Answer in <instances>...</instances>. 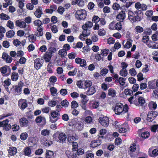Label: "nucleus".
Here are the masks:
<instances>
[{
	"label": "nucleus",
	"instance_id": "obj_35",
	"mask_svg": "<svg viewBox=\"0 0 158 158\" xmlns=\"http://www.w3.org/2000/svg\"><path fill=\"white\" fill-rule=\"evenodd\" d=\"M18 75L17 73L13 72L12 73L11 76L12 80L15 81L17 80L18 78Z\"/></svg>",
	"mask_w": 158,
	"mask_h": 158
},
{
	"label": "nucleus",
	"instance_id": "obj_2",
	"mask_svg": "<svg viewBox=\"0 0 158 158\" xmlns=\"http://www.w3.org/2000/svg\"><path fill=\"white\" fill-rule=\"evenodd\" d=\"M128 110V106L127 104L123 105L121 103H117L114 107L115 113L118 115H122L127 112Z\"/></svg>",
	"mask_w": 158,
	"mask_h": 158
},
{
	"label": "nucleus",
	"instance_id": "obj_9",
	"mask_svg": "<svg viewBox=\"0 0 158 158\" xmlns=\"http://www.w3.org/2000/svg\"><path fill=\"white\" fill-rule=\"evenodd\" d=\"M99 121L101 125L105 127H107L109 124V118L106 117L99 118Z\"/></svg>",
	"mask_w": 158,
	"mask_h": 158
},
{
	"label": "nucleus",
	"instance_id": "obj_14",
	"mask_svg": "<svg viewBox=\"0 0 158 158\" xmlns=\"http://www.w3.org/2000/svg\"><path fill=\"white\" fill-rule=\"evenodd\" d=\"M79 138L78 136H77L75 133H73L72 135L69 136L68 137V140L70 143H74V141L78 139Z\"/></svg>",
	"mask_w": 158,
	"mask_h": 158
},
{
	"label": "nucleus",
	"instance_id": "obj_31",
	"mask_svg": "<svg viewBox=\"0 0 158 158\" xmlns=\"http://www.w3.org/2000/svg\"><path fill=\"white\" fill-rule=\"evenodd\" d=\"M15 34V32L12 30H10L6 33V36L8 38H11L13 37Z\"/></svg>",
	"mask_w": 158,
	"mask_h": 158
},
{
	"label": "nucleus",
	"instance_id": "obj_25",
	"mask_svg": "<svg viewBox=\"0 0 158 158\" xmlns=\"http://www.w3.org/2000/svg\"><path fill=\"white\" fill-rule=\"evenodd\" d=\"M54 153L52 151H47L46 156V158H54Z\"/></svg>",
	"mask_w": 158,
	"mask_h": 158
},
{
	"label": "nucleus",
	"instance_id": "obj_27",
	"mask_svg": "<svg viewBox=\"0 0 158 158\" xmlns=\"http://www.w3.org/2000/svg\"><path fill=\"white\" fill-rule=\"evenodd\" d=\"M79 121L78 120V119L77 118H73L71 120V122L69 125L70 126L75 127V126H77V125Z\"/></svg>",
	"mask_w": 158,
	"mask_h": 158
},
{
	"label": "nucleus",
	"instance_id": "obj_4",
	"mask_svg": "<svg viewBox=\"0 0 158 158\" xmlns=\"http://www.w3.org/2000/svg\"><path fill=\"white\" fill-rule=\"evenodd\" d=\"M23 85V83L20 81L19 82L18 85L12 86L10 89V91L13 93H17L18 94H20L22 92V87Z\"/></svg>",
	"mask_w": 158,
	"mask_h": 158
},
{
	"label": "nucleus",
	"instance_id": "obj_34",
	"mask_svg": "<svg viewBox=\"0 0 158 158\" xmlns=\"http://www.w3.org/2000/svg\"><path fill=\"white\" fill-rule=\"evenodd\" d=\"M125 79L123 77H120L118 80H116V82H119L120 84L123 86L125 84Z\"/></svg>",
	"mask_w": 158,
	"mask_h": 158
},
{
	"label": "nucleus",
	"instance_id": "obj_47",
	"mask_svg": "<svg viewBox=\"0 0 158 158\" xmlns=\"http://www.w3.org/2000/svg\"><path fill=\"white\" fill-rule=\"evenodd\" d=\"M121 22H119L115 24V29L117 30H120L122 29Z\"/></svg>",
	"mask_w": 158,
	"mask_h": 158
},
{
	"label": "nucleus",
	"instance_id": "obj_26",
	"mask_svg": "<svg viewBox=\"0 0 158 158\" xmlns=\"http://www.w3.org/2000/svg\"><path fill=\"white\" fill-rule=\"evenodd\" d=\"M93 26V23L91 21L87 22L85 25H83L82 26V28H91Z\"/></svg>",
	"mask_w": 158,
	"mask_h": 158
},
{
	"label": "nucleus",
	"instance_id": "obj_18",
	"mask_svg": "<svg viewBox=\"0 0 158 158\" xmlns=\"http://www.w3.org/2000/svg\"><path fill=\"white\" fill-rule=\"evenodd\" d=\"M42 14V8L41 7H39L34 12L35 16L38 18H40Z\"/></svg>",
	"mask_w": 158,
	"mask_h": 158
},
{
	"label": "nucleus",
	"instance_id": "obj_37",
	"mask_svg": "<svg viewBox=\"0 0 158 158\" xmlns=\"http://www.w3.org/2000/svg\"><path fill=\"white\" fill-rule=\"evenodd\" d=\"M84 80L77 81L76 83L77 85L78 88L81 89H83V86Z\"/></svg>",
	"mask_w": 158,
	"mask_h": 158
},
{
	"label": "nucleus",
	"instance_id": "obj_55",
	"mask_svg": "<svg viewBox=\"0 0 158 158\" xmlns=\"http://www.w3.org/2000/svg\"><path fill=\"white\" fill-rule=\"evenodd\" d=\"M2 45L3 47L6 48H8L10 46L9 42L6 40L3 41L2 42Z\"/></svg>",
	"mask_w": 158,
	"mask_h": 158
},
{
	"label": "nucleus",
	"instance_id": "obj_57",
	"mask_svg": "<svg viewBox=\"0 0 158 158\" xmlns=\"http://www.w3.org/2000/svg\"><path fill=\"white\" fill-rule=\"evenodd\" d=\"M13 43L15 46L17 47L21 44V42L18 39H16L13 41Z\"/></svg>",
	"mask_w": 158,
	"mask_h": 158
},
{
	"label": "nucleus",
	"instance_id": "obj_48",
	"mask_svg": "<svg viewBox=\"0 0 158 158\" xmlns=\"http://www.w3.org/2000/svg\"><path fill=\"white\" fill-rule=\"evenodd\" d=\"M61 104L62 106L66 107L68 106L69 102L66 100L65 99L61 102Z\"/></svg>",
	"mask_w": 158,
	"mask_h": 158
},
{
	"label": "nucleus",
	"instance_id": "obj_1",
	"mask_svg": "<svg viewBox=\"0 0 158 158\" xmlns=\"http://www.w3.org/2000/svg\"><path fill=\"white\" fill-rule=\"evenodd\" d=\"M128 15L129 19L134 22L140 21L143 18V13L140 10H137L134 12L131 11H129Z\"/></svg>",
	"mask_w": 158,
	"mask_h": 158
},
{
	"label": "nucleus",
	"instance_id": "obj_15",
	"mask_svg": "<svg viewBox=\"0 0 158 158\" xmlns=\"http://www.w3.org/2000/svg\"><path fill=\"white\" fill-rule=\"evenodd\" d=\"M8 151L9 155L11 156H14L16 154L17 149L15 147H12L9 148Z\"/></svg>",
	"mask_w": 158,
	"mask_h": 158
},
{
	"label": "nucleus",
	"instance_id": "obj_64",
	"mask_svg": "<svg viewBox=\"0 0 158 158\" xmlns=\"http://www.w3.org/2000/svg\"><path fill=\"white\" fill-rule=\"evenodd\" d=\"M137 80L139 81H140L143 80V74L141 73H140L138 74L137 75Z\"/></svg>",
	"mask_w": 158,
	"mask_h": 158
},
{
	"label": "nucleus",
	"instance_id": "obj_36",
	"mask_svg": "<svg viewBox=\"0 0 158 158\" xmlns=\"http://www.w3.org/2000/svg\"><path fill=\"white\" fill-rule=\"evenodd\" d=\"M6 26L11 29H14V26L13 22L11 20H9L8 21Z\"/></svg>",
	"mask_w": 158,
	"mask_h": 158
},
{
	"label": "nucleus",
	"instance_id": "obj_40",
	"mask_svg": "<svg viewBox=\"0 0 158 158\" xmlns=\"http://www.w3.org/2000/svg\"><path fill=\"white\" fill-rule=\"evenodd\" d=\"M83 125L82 122L81 121H79L77 123V126H75V127H76V128L78 130L80 131L83 128Z\"/></svg>",
	"mask_w": 158,
	"mask_h": 158
},
{
	"label": "nucleus",
	"instance_id": "obj_11",
	"mask_svg": "<svg viewBox=\"0 0 158 158\" xmlns=\"http://www.w3.org/2000/svg\"><path fill=\"white\" fill-rule=\"evenodd\" d=\"M2 58L5 60L6 62L8 63H10L13 60L12 58L6 52H3L2 53Z\"/></svg>",
	"mask_w": 158,
	"mask_h": 158
},
{
	"label": "nucleus",
	"instance_id": "obj_38",
	"mask_svg": "<svg viewBox=\"0 0 158 158\" xmlns=\"http://www.w3.org/2000/svg\"><path fill=\"white\" fill-rule=\"evenodd\" d=\"M50 133V130L47 129H44L41 131V135L44 136L48 135Z\"/></svg>",
	"mask_w": 158,
	"mask_h": 158
},
{
	"label": "nucleus",
	"instance_id": "obj_50",
	"mask_svg": "<svg viewBox=\"0 0 158 158\" xmlns=\"http://www.w3.org/2000/svg\"><path fill=\"white\" fill-rule=\"evenodd\" d=\"M129 73L131 76H134L136 74V72L134 68H132L129 70Z\"/></svg>",
	"mask_w": 158,
	"mask_h": 158
},
{
	"label": "nucleus",
	"instance_id": "obj_49",
	"mask_svg": "<svg viewBox=\"0 0 158 158\" xmlns=\"http://www.w3.org/2000/svg\"><path fill=\"white\" fill-rule=\"evenodd\" d=\"M108 70L106 68H103L101 71L100 74H101L104 76H105L108 72Z\"/></svg>",
	"mask_w": 158,
	"mask_h": 158
},
{
	"label": "nucleus",
	"instance_id": "obj_46",
	"mask_svg": "<svg viewBox=\"0 0 158 158\" xmlns=\"http://www.w3.org/2000/svg\"><path fill=\"white\" fill-rule=\"evenodd\" d=\"M124 92L125 94L127 95H131V94L133 93L132 90L128 89H125Z\"/></svg>",
	"mask_w": 158,
	"mask_h": 158
},
{
	"label": "nucleus",
	"instance_id": "obj_32",
	"mask_svg": "<svg viewBox=\"0 0 158 158\" xmlns=\"http://www.w3.org/2000/svg\"><path fill=\"white\" fill-rule=\"evenodd\" d=\"M82 29H83V31L82 34L83 35L84 37H87L88 35H89V30H88V29L86 28Z\"/></svg>",
	"mask_w": 158,
	"mask_h": 158
},
{
	"label": "nucleus",
	"instance_id": "obj_17",
	"mask_svg": "<svg viewBox=\"0 0 158 158\" xmlns=\"http://www.w3.org/2000/svg\"><path fill=\"white\" fill-rule=\"evenodd\" d=\"M92 85V82L91 81L84 80L83 89H86Z\"/></svg>",
	"mask_w": 158,
	"mask_h": 158
},
{
	"label": "nucleus",
	"instance_id": "obj_51",
	"mask_svg": "<svg viewBox=\"0 0 158 158\" xmlns=\"http://www.w3.org/2000/svg\"><path fill=\"white\" fill-rule=\"evenodd\" d=\"M109 52V50L107 49H104L101 51V54L103 56H106Z\"/></svg>",
	"mask_w": 158,
	"mask_h": 158
},
{
	"label": "nucleus",
	"instance_id": "obj_61",
	"mask_svg": "<svg viewBox=\"0 0 158 158\" xmlns=\"http://www.w3.org/2000/svg\"><path fill=\"white\" fill-rule=\"evenodd\" d=\"M77 72V69L75 68L74 70L72 71H69L68 73V75L70 76H73L75 75Z\"/></svg>",
	"mask_w": 158,
	"mask_h": 158
},
{
	"label": "nucleus",
	"instance_id": "obj_6",
	"mask_svg": "<svg viewBox=\"0 0 158 158\" xmlns=\"http://www.w3.org/2000/svg\"><path fill=\"white\" fill-rule=\"evenodd\" d=\"M157 115V112L150 111L148 114L147 120L149 122H151L155 118Z\"/></svg>",
	"mask_w": 158,
	"mask_h": 158
},
{
	"label": "nucleus",
	"instance_id": "obj_43",
	"mask_svg": "<svg viewBox=\"0 0 158 158\" xmlns=\"http://www.w3.org/2000/svg\"><path fill=\"white\" fill-rule=\"evenodd\" d=\"M120 75L124 77H125L127 76V70L126 69H121L120 72Z\"/></svg>",
	"mask_w": 158,
	"mask_h": 158
},
{
	"label": "nucleus",
	"instance_id": "obj_21",
	"mask_svg": "<svg viewBox=\"0 0 158 158\" xmlns=\"http://www.w3.org/2000/svg\"><path fill=\"white\" fill-rule=\"evenodd\" d=\"M96 92L95 88L93 86H90L88 89L87 94L88 95H92Z\"/></svg>",
	"mask_w": 158,
	"mask_h": 158
},
{
	"label": "nucleus",
	"instance_id": "obj_28",
	"mask_svg": "<svg viewBox=\"0 0 158 158\" xmlns=\"http://www.w3.org/2000/svg\"><path fill=\"white\" fill-rule=\"evenodd\" d=\"M116 91L112 89H110L108 91V95L112 97H114L116 96Z\"/></svg>",
	"mask_w": 158,
	"mask_h": 158
},
{
	"label": "nucleus",
	"instance_id": "obj_42",
	"mask_svg": "<svg viewBox=\"0 0 158 158\" xmlns=\"http://www.w3.org/2000/svg\"><path fill=\"white\" fill-rule=\"evenodd\" d=\"M24 152L26 155L29 156L31 152V149L28 147L26 148L24 150Z\"/></svg>",
	"mask_w": 158,
	"mask_h": 158
},
{
	"label": "nucleus",
	"instance_id": "obj_7",
	"mask_svg": "<svg viewBox=\"0 0 158 158\" xmlns=\"http://www.w3.org/2000/svg\"><path fill=\"white\" fill-rule=\"evenodd\" d=\"M51 117H50V120L52 123H53L57 121L60 114L58 112L54 111L51 112Z\"/></svg>",
	"mask_w": 158,
	"mask_h": 158
},
{
	"label": "nucleus",
	"instance_id": "obj_19",
	"mask_svg": "<svg viewBox=\"0 0 158 158\" xmlns=\"http://www.w3.org/2000/svg\"><path fill=\"white\" fill-rule=\"evenodd\" d=\"M9 121V120L8 119L4 120V121H5L6 123H3V129L6 131H9L11 127V125L10 124H8Z\"/></svg>",
	"mask_w": 158,
	"mask_h": 158
},
{
	"label": "nucleus",
	"instance_id": "obj_12",
	"mask_svg": "<svg viewBox=\"0 0 158 158\" xmlns=\"http://www.w3.org/2000/svg\"><path fill=\"white\" fill-rule=\"evenodd\" d=\"M18 102V105L22 110H23L27 106V104L24 99H20Z\"/></svg>",
	"mask_w": 158,
	"mask_h": 158
},
{
	"label": "nucleus",
	"instance_id": "obj_8",
	"mask_svg": "<svg viewBox=\"0 0 158 158\" xmlns=\"http://www.w3.org/2000/svg\"><path fill=\"white\" fill-rule=\"evenodd\" d=\"M44 60L42 59L37 58L34 62V67L36 70H38L42 66Z\"/></svg>",
	"mask_w": 158,
	"mask_h": 158
},
{
	"label": "nucleus",
	"instance_id": "obj_53",
	"mask_svg": "<svg viewBox=\"0 0 158 158\" xmlns=\"http://www.w3.org/2000/svg\"><path fill=\"white\" fill-rule=\"evenodd\" d=\"M135 31L138 33H141L143 31V28L139 26H137L135 27Z\"/></svg>",
	"mask_w": 158,
	"mask_h": 158
},
{
	"label": "nucleus",
	"instance_id": "obj_23",
	"mask_svg": "<svg viewBox=\"0 0 158 158\" xmlns=\"http://www.w3.org/2000/svg\"><path fill=\"white\" fill-rule=\"evenodd\" d=\"M52 55L48 52H46L44 55V59L46 62H49L51 59Z\"/></svg>",
	"mask_w": 158,
	"mask_h": 158
},
{
	"label": "nucleus",
	"instance_id": "obj_60",
	"mask_svg": "<svg viewBox=\"0 0 158 158\" xmlns=\"http://www.w3.org/2000/svg\"><path fill=\"white\" fill-rule=\"evenodd\" d=\"M78 106L77 103L76 101H73L71 102V107L72 108H76Z\"/></svg>",
	"mask_w": 158,
	"mask_h": 158
},
{
	"label": "nucleus",
	"instance_id": "obj_45",
	"mask_svg": "<svg viewBox=\"0 0 158 158\" xmlns=\"http://www.w3.org/2000/svg\"><path fill=\"white\" fill-rule=\"evenodd\" d=\"M28 137V134L26 133H22L20 135V138L22 140H26Z\"/></svg>",
	"mask_w": 158,
	"mask_h": 158
},
{
	"label": "nucleus",
	"instance_id": "obj_63",
	"mask_svg": "<svg viewBox=\"0 0 158 158\" xmlns=\"http://www.w3.org/2000/svg\"><path fill=\"white\" fill-rule=\"evenodd\" d=\"M138 102L140 104L143 105L145 103V101L143 97H139L138 98Z\"/></svg>",
	"mask_w": 158,
	"mask_h": 158
},
{
	"label": "nucleus",
	"instance_id": "obj_5",
	"mask_svg": "<svg viewBox=\"0 0 158 158\" xmlns=\"http://www.w3.org/2000/svg\"><path fill=\"white\" fill-rule=\"evenodd\" d=\"M87 13L86 10L81 9L77 10L75 14V17L78 20H83L86 17Z\"/></svg>",
	"mask_w": 158,
	"mask_h": 158
},
{
	"label": "nucleus",
	"instance_id": "obj_58",
	"mask_svg": "<svg viewBox=\"0 0 158 158\" xmlns=\"http://www.w3.org/2000/svg\"><path fill=\"white\" fill-rule=\"evenodd\" d=\"M52 24H51L50 25L51 26V29L52 31L54 33H56L58 31L57 28L56 26V25H53L52 26H51Z\"/></svg>",
	"mask_w": 158,
	"mask_h": 158
},
{
	"label": "nucleus",
	"instance_id": "obj_13",
	"mask_svg": "<svg viewBox=\"0 0 158 158\" xmlns=\"http://www.w3.org/2000/svg\"><path fill=\"white\" fill-rule=\"evenodd\" d=\"M19 123L21 127H27L29 124V122L26 118L23 117L19 119Z\"/></svg>",
	"mask_w": 158,
	"mask_h": 158
},
{
	"label": "nucleus",
	"instance_id": "obj_3",
	"mask_svg": "<svg viewBox=\"0 0 158 158\" xmlns=\"http://www.w3.org/2000/svg\"><path fill=\"white\" fill-rule=\"evenodd\" d=\"M54 139L56 141L60 143H63L66 140L67 136L64 133L59 134L56 133L53 135Z\"/></svg>",
	"mask_w": 158,
	"mask_h": 158
},
{
	"label": "nucleus",
	"instance_id": "obj_62",
	"mask_svg": "<svg viewBox=\"0 0 158 158\" xmlns=\"http://www.w3.org/2000/svg\"><path fill=\"white\" fill-rule=\"evenodd\" d=\"M76 54L74 52H71L69 53L68 55V57L69 59H74L76 57Z\"/></svg>",
	"mask_w": 158,
	"mask_h": 158
},
{
	"label": "nucleus",
	"instance_id": "obj_22",
	"mask_svg": "<svg viewBox=\"0 0 158 158\" xmlns=\"http://www.w3.org/2000/svg\"><path fill=\"white\" fill-rule=\"evenodd\" d=\"M56 9V6L53 5L50 6V9H47L45 10L46 12L48 13L52 14L53 11H55Z\"/></svg>",
	"mask_w": 158,
	"mask_h": 158
},
{
	"label": "nucleus",
	"instance_id": "obj_39",
	"mask_svg": "<svg viewBox=\"0 0 158 158\" xmlns=\"http://www.w3.org/2000/svg\"><path fill=\"white\" fill-rule=\"evenodd\" d=\"M35 26L38 27L41 26L43 25V23L39 19L36 20L33 22Z\"/></svg>",
	"mask_w": 158,
	"mask_h": 158
},
{
	"label": "nucleus",
	"instance_id": "obj_16",
	"mask_svg": "<svg viewBox=\"0 0 158 158\" xmlns=\"http://www.w3.org/2000/svg\"><path fill=\"white\" fill-rule=\"evenodd\" d=\"M65 152L68 158H78L77 155L76 154H74L73 152L66 150L65 151Z\"/></svg>",
	"mask_w": 158,
	"mask_h": 158
},
{
	"label": "nucleus",
	"instance_id": "obj_56",
	"mask_svg": "<svg viewBox=\"0 0 158 158\" xmlns=\"http://www.w3.org/2000/svg\"><path fill=\"white\" fill-rule=\"evenodd\" d=\"M50 91L51 92V94L53 96H54V94H56L57 91V89L54 87H52L50 89Z\"/></svg>",
	"mask_w": 158,
	"mask_h": 158
},
{
	"label": "nucleus",
	"instance_id": "obj_52",
	"mask_svg": "<svg viewBox=\"0 0 158 158\" xmlns=\"http://www.w3.org/2000/svg\"><path fill=\"white\" fill-rule=\"evenodd\" d=\"M106 31L103 29H100L98 31V34L100 36H103L105 35Z\"/></svg>",
	"mask_w": 158,
	"mask_h": 158
},
{
	"label": "nucleus",
	"instance_id": "obj_30",
	"mask_svg": "<svg viewBox=\"0 0 158 158\" xmlns=\"http://www.w3.org/2000/svg\"><path fill=\"white\" fill-rule=\"evenodd\" d=\"M85 158H94V154L90 151H88L85 153Z\"/></svg>",
	"mask_w": 158,
	"mask_h": 158
},
{
	"label": "nucleus",
	"instance_id": "obj_24",
	"mask_svg": "<svg viewBox=\"0 0 158 158\" xmlns=\"http://www.w3.org/2000/svg\"><path fill=\"white\" fill-rule=\"evenodd\" d=\"M35 121L37 123H40L41 122L44 123H46V119L45 118L41 116H39L36 117L35 119Z\"/></svg>",
	"mask_w": 158,
	"mask_h": 158
},
{
	"label": "nucleus",
	"instance_id": "obj_41",
	"mask_svg": "<svg viewBox=\"0 0 158 158\" xmlns=\"http://www.w3.org/2000/svg\"><path fill=\"white\" fill-rule=\"evenodd\" d=\"M67 54L66 51L63 49L60 50L59 51V54L61 55V56L64 57Z\"/></svg>",
	"mask_w": 158,
	"mask_h": 158
},
{
	"label": "nucleus",
	"instance_id": "obj_44",
	"mask_svg": "<svg viewBox=\"0 0 158 158\" xmlns=\"http://www.w3.org/2000/svg\"><path fill=\"white\" fill-rule=\"evenodd\" d=\"M149 133L147 131L143 132L141 134V137L144 139L148 138L149 137Z\"/></svg>",
	"mask_w": 158,
	"mask_h": 158
},
{
	"label": "nucleus",
	"instance_id": "obj_33",
	"mask_svg": "<svg viewBox=\"0 0 158 158\" xmlns=\"http://www.w3.org/2000/svg\"><path fill=\"white\" fill-rule=\"evenodd\" d=\"M0 16L1 19L3 20H7L10 19L9 16L3 13L0 14Z\"/></svg>",
	"mask_w": 158,
	"mask_h": 158
},
{
	"label": "nucleus",
	"instance_id": "obj_20",
	"mask_svg": "<svg viewBox=\"0 0 158 158\" xmlns=\"http://www.w3.org/2000/svg\"><path fill=\"white\" fill-rule=\"evenodd\" d=\"M16 25L20 28H24L26 26L25 23L23 21L20 22L19 20H16L15 22Z\"/></svg>",
	"mask_w": 158,
	"mask_h": 158
},
{
	"label": "nucleus",
	"instance_id": "obj_29",
	"mask_svg": "<svg viewBox=\"0 0 158 158\" xmlns=\"http://www.w3.org/2000/svg\"><path fill=\"white\" fill-rule=\"evenodd\" d=\"M80 97L82 99V103L84 104H86L88 100V99H87L86 96L83 94H81Z\"/></svg>",
	"mask_w": 158,
	"mask_h": 158
},
{
	"label": "nucleus",
	"instance_id": "obj_59",
	"mask_svg": "<svg viewBox=\"0 0 158 158\" xmlns=\"http://www.w3.org/2000/svg\"><path fill=\"white\" fill-rule=\"evenodd\" d=\"M56 104V102L53 101H49L48 102V105L51 107H53Z\"/></svg>",
	"mask_w": 158,
	"mask_h": 158
},
{
	"label": "nucleus",
	"instance_id": "obj_54",
	"mask_svg": "<svg viewBox=\"0 0 158 158\" xmlns=\"http://www.w3.org/2000/svg\"><path fill=\"white\" fill-rule=\"evenodd\" d=\"M92 118L90 116L86 117L85 119V122L87 123H91L92 122Z\"/></svg>",
	"mask_w": 158,
	"mask_h": 158
},
{
	"label": "nucleus",
	"instance_id": "obj_10",
	"mask_svg": "<svg viewBox=\"0 0 158 158\" xmlns=\"http://www.w3.org/2000/svg\"><path fill=\"white\" fill-rule=\"evenodd\" d=\"M126 14L125 12L122 11L116 16V20L120 22H122L126 18Z\"/></svg>",
	"mask_w": 158,
	"mask_h": 158
}]
</instances>
